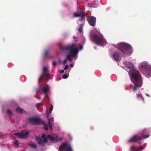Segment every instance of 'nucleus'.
<instances>
[{"label":"nucleus","instance_id":"1","mask_svg":"<svg viewBox=\"0 0 151 151\" xmlns=\"http://www.w3.org/2000/svg\"><path fill=\"white\" fill-rule=\"evenodd\" d=\"M63 51H68L69 54L66 56L67 59L70 62L73 61L71 56L73 58L75 57L78 53V50L75 44H70L65 46L61 47Z\"/></svg>","mask_w":151,"mask_h":151},{"label":"nucleus","instance_id":"2","mask_svg":"<svg viewBox=\"0 0 151 151\" xmlns=\"http://www.w3.org/2000/svg\"><path fill=\"white\" fill-rule=\"evenodd\" d=\"M131 81L134 84L132 91L135 92L142 84L141 75L137 70L133 72L131 74Z\"/></svg>","mask_w":151,"mask_h":151},{"label":"nucleus","instance_id":"3","mask_svg":"<svg viewBox=\"0 0 151 151\" xmlns=\"http://www.w3.org/2000/svg\"><path fill=\"white\" fill-rule=\"evenodd\" d=\"M116 48L120 50L119 52L120 55L125 57L128 54L127 50L132 49L131 46L129 44L124 42H122L118 44L116 46Z\"/></svg>","mask_w":151,"mask_h":151},{"label":"nucleus","instance_id":"4","mask_svg":"<svg viewBox=\"0 0 151 151\" xmlns=\"http://www.w3.org/2000/svg\"><path fill=\"white\" fill-rule=\"evenodd\" d=\"M90 39L95 44L102 45H104L106 42V40L101 35H98L96 34H92L90 36Z\"/></svg>","mask_w":151,"mask_h":151},{"label":"nucleus","instance_id":"5","mask_svg":"<svg viewBox=\"0 0 151 151\" xmlns=\"http://www.w3.org/2000/svg\"><path fill=\"white\" fill-rule=\"evenodd\" d=\"M44 76L45 77L46 79L47 80L51 79L49 75V71L47 67H45L43 68V73L39 79V82L40 80H43L44 79Z\"/></svg>","mask_w":151,"mask_h":151},{"label":"nucleus","instance_id":"6","mask_svg":"<svg viewBox=\"0 0 151 151\" xmlns=\"http://www.w3.org/2000/svg\"><path fill=\"white\" fill-rule=\"evenodd\" d=\"M59 148V151H72L70 145L66 142L63 143Z\"/></svg>","mask_w":151,"mask_h":151},{"label":"nucleus","instance_id":"7","mask_svg":"<svg viewBox=\"0 0 151 151\" xmlns=\"http://www.w3.org/2000/svg\"><path fill=\"white\" fill-rule=\"evenodd\" d=\"M142 139L141 137L138 136L137 135H134L128 141V142H134L138 143H141V141Z\"/></svg>","mask_w":151,"mask_h":151},{"label":"nucleus","instance_id":"8","mask_svg":"<svg viewBox=\"0 0 151 151\" xmlns=\"http://www.w3.org/2000/svg\"><path fill=\"white\" fill-rule=\"evenodd\" d=\"M31 122L36 125H39L40 124H44L43 122L40 119L37 118L31 117L29 118L28 119Z\"/></svg>","mask_w":151,"mask_h":151},{"label":"nucleus","instance_id":"9","mask_svg":"<svg viewBox=\"0 0 151 151\" xmlns=\"http://www.w3.org/2000/svg\"><path fill=\"white\" fill-rule=\"evenodd\" d=\"M87 21L90 25L92 26H94L96 25V18L93 16L88 17H87Z\"/></svg>","mask_w":151,"mask_h":151},{"label":"nucleus","instance_id":"10","mask_svg":"<svg viewBox=\"0 0 151 151\" xmlns=\"http://www.w3.org/2000/svg\"><path fill=\"white\" fill-rule=\"evenodd\" d=\"M29 133L28 132H22L21 133H15L14 134L16 136L18 137L19 138H21L25 136L29 135Z\"/></svg>","mask_w":151,"mask_h":151},{"label":"nucleus","instance_id":"11","mask_svg":"<svg viewBox=\"0 0 151 151\" xmlns=\"http://www.w3.org/2000/svg\"><path fill=\"white\" fill-rule=\"evenodd\" d=\"M48 137L53 142H55L57 141H62L63 140L62 137L59 138L58 137H55L53 136L49 135L48 136Z\"/></svg>","mask_w":151,"mask_h":151},{"label":"nucleus","instance_id":"12","mask_svg":"<svg viewBox=\"0 0 151 151\" xmlns=\"http://www.w3.org/2000/svg\"><path fill=\"white\" fill-rule=\"evenodd\" d=\"M142 73L146 77H150L151 76V67L150 68L143 71Z\"/></svg>","mask_w":151,"mask_h":151},{"label":"nucleus","instance_id":"13","mask_svg":"<svg viewBox=\"0 0 151 151\" xmlns=\"http://www.w3.org/2000/svg\"><path fill=\"white\" fill-rule=\"evenodd\" d=\"M36 141L40 146H44L45 145L44 141L42 140L40 137H36Z\"/></svg>","mask_w":151,"mask_h":151},{"label":"nucleus","instance_id":"14","mask_svg":"<svg viewBox=\"0 0 151 151\" xmlns=\"http://www.w3.org/2000/svg\"><path fill=\"white\" fill-rule=\"evenodd\" d=\"M140 66L142 71L151 67L150 65H148L147 63L145 62L142 63L141 64Z\"/></svg>","mask_w":151,"mask_h":151},{"label":"nucleus","instance_id":"15","mask_svg":"<svg viewBox=\"0 0 151 151\" xmlns=\"http://www.w3.org/2000/svg\"><path fill=\"white\" fill-rule=\"evenodd\" d=\"M43 93L45 94L46 96H47L48 92L49 90V88L48 86L47 87L43 86L41 88Z\"/></svg>","mask_w":151,"mask_h":151},{"label":"nucleus","instance_id":"16","mask_svg":"<svg viewBox=\"0 0 151 151\" xmlns=\"http://www.w3.org/2000/svg\"><path fill=\"white\" fill-rule=\"evenodd\" d=\"M73 15L74 17H81L82 18V20H83V18L85 16V14L84 13H82L81 14H79L76 12H75L73 14Z\"/></svg>","mask_w":151,"mask_h":151},{"label":"nucleus","instance_id":"17","mask_svg":"<svg viewBox=\"0 0 151 151\" xmlns=\"http://www.w3.org/2000/svg\"><path fill=\"white\" fill-rule=\"evenodd\" d=\"M113 57L114 58V59L116 61H117L118 60L119 58V55L118 53L116 52H115L113 54Z\"/></svg>","mask_w":151,"mask_h":151},{"label":"nucleus","instance_id":"18","mask_svg":"<svg viewBox=\"0 0 151 151\" xmlns=\"http://www.w3.org/2000/svg\"><path fill=\"white\" fill-rule=\"evenodd\" d=\"M136 96L137 99L139 100H142L143 101H144V99L142 96L141 93H139L137 94Z\"/></svg>","mask_w":151,"mask_h":151},{"label":"nucleus","instance_id":"19","mask_svg":"<svg viewBox=\"0 0 151 151\" xmlns=\"http://www.w3.org/2000/svg\"><path fill=\"white\" fill-rule=\"evenodd\" d=\"M16 111L19 114H21L23 112L24 110L19 107H17L16 109Z\"/></svg>","mask_w":151,"mask_h":151},{"label":"nucleus","instance_id":"20","mask_svg":"<svg viewBox=\"0 0 151 151\" xmlns=\"http://www.w3.org/2000/svg\"><path fill=\"white\" fill-rule=\"evenodd\" d=\"M127 65L128 68H132L134 67V65L133 63L129 62L127 63Z\"/></svg>","mask_w":151,"mask_h":151},{"label":"nucleus","instance_id":"21","mask_svg":"<svg viewBox=\"0 0 151 151\" xmlns=\"http://www.w3.org/2000/svg\"><path fill=\"white\" fill-rule=\"evenodd\" d=\"M29 145L32 148L36 149L37 148V146L36 144H30Z\"/></svg>","mask_w":151,"mask_h":151},{"label":"nucleus","instance_id":"22","mask_svg":"<svg viewBox=\"0 0 151 151\" xmlns=\"http://www.w3.org/2000/svg\"><path fill=\"white\" fill-rule=\"evenodd\" d=\"M41 137L43 139V140H44L45 143H46L47 142V139L45 136V134H43L42 135Z\"/></svg>","mask_w":151,"mask_h":151},{"label":"nucleus","instance_id":"23","mask_svg":"<svg viewBox=\"0 0 151 151\" xmlns=\"http://www.w3.org/2000/svg\"><path fill=\"white\" fill-rule=\"evenodd\" d=\"M48 124L49 125V127L50 129L52 130V126L51 124L50 121L49 120V121L48 122Z\"/></svg>","mask_w":151,"mask_h":151},{"label":"nucleus","instance_id":"24","mask_svg":"<svg viewBox=\"0 0 151 151\" xmlns=\"http://www.w3.org/2000/svg\"><path fill=\"white\" fill-rule=\"evenodd\" d=\"M44 129L46 130H47L48 129V126L47 124H44L43 127Z\"/></svg>","mask_w":151,"mask_h":151},{"label":"nucleus","instance_id":"25","mask_svg":"<svg viewBox=\"0 0 151 151\" xmlns=\"http://www.w3.org/2000/svg\"><path fill=\"white\" fill-rule=\"evenodd\" d=\"M150 136V135L148 134H146L145 135H144L143 136V139H145L148 137Z\"/></svg>","mask_w":151,"mask_h":151},{"label":"nucleus","instance_id":"26","mask_svg":"<svg viewBox=\"0 0 151 151\" xmlns=\"http://www.w3.org/2000/svg\"><path fill=\"white\" fill-rule=\"evenodd\" d=\"M14 143L17 146L18 145V141L17 140H15L14 141Z\"/></svg>","mask_w":151,"mask_h":151},{"label":"nucleus","instance_id":"27","mask_svg":"<svg viewBox=\"0 0 151 151\" xmlns=\"http://www.w3.org/2000/svg\"><path fill=\"white\" fill-rule=\"evenodd\" d=\"M41 105V104L39 103H36V107L38 109L39 108L40 106Z\"/></svg>","mask_w":151,"mask_h":151},{"label":"nucleus","instance_id":"28","mask_svg":"<svg viewBox=\"0 0 151 151\" xmlns=\"http://www.w3.org/2000/svg\"><path fill=\"white\" fill-rule=\"evenodd\" d=\"M7 112L9 115H12V112L10 110H8Z\"/></svg>","mask_w":151,"mask_h":151},{"label":"nucleus","instance_id":"29","mask_svg":"<svg viewBox=\"0 0 151 151\" xmlns=\"http://www.w3.org/2000/svg\"><path fill=\"white\" fill-rule=\"evenodd\" d=\"M78 31L80 33H81L82 31V29L81 27H80L78 28Z\"/></svg>","mask_w":151,"mask_h":151},{"label":"nucleus","instance_id":"30","mask_svg":"<svg viewBox=\"0 0 151 151\" xmlns=\"http://www.w3.org/2000/svg\"><path fill=\"white\" fill-rule=\"evenodd\" d=\"M67 60L66 59L64 60L62 64L63 65H65L67 63Z\"/></svg>","mask_w":151,"mask_h":151},{"label":"nucleus","instance_id":"31","mask_svg":"<svg viewBox=\"0 0 151 151\" xmlns=\"http://www.w3.org/2000/svg\"><path fill=\"white\" fill-rule=\"evenodd\" d=\"M53 109V106L52 105L51 106L50 109V113H51V112Z\"/></svg>","mask_w":151,"mask_h":151},{"label":"nucleus","instance_id":"32","mask_svg":"<svg viewBox=\"0 0 151 151\" xmlns=\"http://www.w3.org/2000/svg\"><path fill=\"white\" fill-rule=\"evenodd\" d=\"M62 77L64 79H66L68 78V76L67 75L64 74L63 75Z\"/></svg>","mask_w":151,"mask_h":151},{"label":"nucleus","instance_id":"33","mask_svg":"<svg viewBox=\"0 0 151 151\" xmlns=\"http://www.w3.org/2000/svg\"><path fill=\"white\" fill-rule=\"evenodd\" d=\"M49 52L48 50L46 51L45 53H44V55L45 56H46L48 54Z\"/></svg>","mask_w":151,"mask_h":151},{"label":"nucleus","instance_id":"34","mask_svg":"<svg viewBox=\"0 0 151 151\" xmlns=\"http://www.w3.org/2000/svg\"><path fill=\"white\" fill-rule=\"evenodd\" d=\"M143 148H143L142 147H140L138 148V150L141 151L142 150Z\"/></svg>","mask_w":151,"mask_h":151},{"label":"nucleus","instance_id":"35","mask_svg":"<svg viewBox=\"0 0 151 151\" xmlns=\"http://www.w3.org/2000/svg\"><path fill=\"white\" fill-rule=\"evenodd\" d=\"M52 65L53 66H55L56 65V63L55 61H53L52 62Z\"/></svg>","mask_w":151,"mask_h":151},{"label":"nucleus","instance_id":"36","mask_svg":"<svg viewBox=\"0 0 151 151\" xmlns=\"http://www.w3.org/2000/svg\"><path fill=\"white\" fill-rule=\"evenodd\" d=\"M68 68V65H65V68H64V70H66Z\"/></svg>","mask_w":151,"mask_h":151},{"label":"nucleus","instance_id":"37","mask_svg":"<svg viewBox=\"0 0 151 151\" xmlns=\"http://www.w3.org/2000/svg\"><path fill=\"white\" fill-rule=\"evenodd\" d=\"M64 70H61L59 71V73H63L64 72Z\"/></svg>","mask_w":151,"mask_h":151},{"label":"nucleus","instance_id":"38","mask_svg":"<svg viewBox=\"0 0 151 151\" xmlns=\"http://www.w3.org/2000/svg\"><path fill=\"white\" fill-rule=\"evenodd\" d=\"M83 48V46L82 45H81L80 46V49H82Z\"/></svg>","mask_w":151,"mask_h":151},{"label":"nucleus","instance_id":"39","mask_svg":"<svg viewBox=\"0 0 151 151\" xmlns=\"http://www.w3.org/2000/svg\"><path fill=\"white\" fill-rule=\"evenodd\" d=\"M49 116V114H48V113H47V118H48Z\"/></svg>","mask_w":151,"mask_h":151},{"label":"nucleus","instance_id":"40","mask_svg":"<svg viewBox=\"0 0 151 151\" xmlns=\"http://www.w3.org/2000/svg\"><path fill=\"white\" fill-rule=\"evenodd\" d=\"M59 63H61V60L60 59H59Z\"/></svg>","mask_w":151,"mask_h":151},{"label":"nucleus","instance_id":"41","mask_svg":"<svg viewBox=\"0 0 151 151\" xmlns=\"http://www.w3.org/2000/svg\"><path fill=\"white\" fill-rule=\"evenodd\" d=\"M70 66L71 67H72L73 66V65L72 64H70Z\"/></svg>","mask_w":151,"mask_h":151},{"label":"nucleus","instance_id":"42","mask_svg":"<svg viewBox=\"0 0 151 151\" xmlns=\"http://www.w3.org/2000/svg\"><path fill=\"white\" fill-rule=\"evenodd\" d=\"M37 98L38 99H40V97H37Z\"/></svg>","mask_w":151,"mask_h":151},{"label":"nucleus","instance_id":"43","mask_svg":"<svg viewBox=\"0 0 151 151\" xmlns=\"http://www.w3.org/2000/svg\"><path fill=\"white\" fill-rule=\"evenodd\" d=\"M35 96L36 97V98H37V95H35Z\"/></svg>","mask_w":151,"mask_h":151},{"label":"nucleus","instance_id":"44","mask_svg":"<svg viewBox=\"0 0 151 151\" xmlns=\"http://www.w3.org/2000/svg\"><path fill=\"white\" fill-rule=\"evenodd\" d=\"M146 95L147 96H149V95L148 94H146Z\"/></svg>","mask_w":151,"mask_h":151},{"label":"nucleus","instance_id":"45","mask_svg":"<svg viewBox=\"0 0 151 151\" xmlns=\"http://www.w3.org/2000/svg\"><path fill=\"white\" fill-rule=\"evenodd\" d=\"M73 38L74 39H75L76 38V37H75V36H74Z\"/></svg>","mask_w":151,"mask_h":151},{"label":"nucleus","instance_id":"46","mask_svg":"<svg viewBox=\"0 0 151 151\" xmlns=\"http://www.w3.org/2000/svg\"><path fill=\"white\" fill-rule=\"evenodd\" d=\"M132 151H137V150H132Z\"/></svg>","mask_w":151,"mask_h":151},{"label":"nucleus","instance_id":"47","mask_svg":"<svg viewBox=\"0 0 151 151\" xmlns=\"http://www.w3.org/2000/svg\"><path fill=\"white\" fill-rule=\"evenodd\" d=\"M80 20H81V21H82V18H81V19Z\"/></svg>","mask_w":151,"mask_h":151},{"label":"nucleus","instance_id":"48","mask_svg":"<svg viewBox=\"0 0 151 151\" xmlns=\"http://www.w3.org/2000/svg\"><path fill=\"white\" fill-rule=\"evenodd\" d=\"M95 49H96V47H94Z\"/></svg>","mask_w":151,"mask_h":151}]
</instances>
